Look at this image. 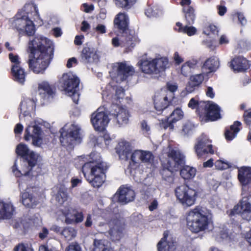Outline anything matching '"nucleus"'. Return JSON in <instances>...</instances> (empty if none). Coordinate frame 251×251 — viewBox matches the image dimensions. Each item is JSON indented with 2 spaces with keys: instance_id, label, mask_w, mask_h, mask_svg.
Here are the masks:
<instances>
[{
  "instance_id": "f257e3e1",
  "label": "nucleus",
  "mask_w": 251,
  "mask_h": 251,
  "mask_svg": "<svg viewBox=\"0 0 251 251\" xmlns=\"http://www.w3.org/2000/svg\"><path fill=\"white\" fill-rule=\"evenodd\" d=\"M28 65L29 68L36 74L43 73L53 57L54 46L50 40L37 36L29 41Z\"/></svg>"
},
{
  "instance_id": "f03ea898",
  "label": "nucleus",
  "mask_w": 251,
  "mask_h": 251,
  "mask_svg": "<svg viewBox=\"0 0 251 251\" xmlns=\"http://www.w3.org/2000/svg\"><path fill=\"white\" fill-rule=\"evenodd\" d=\"M34 13V16L39 17L37 7L33 3H26L23 11H19L17 14L9 20L10 26L16 29L20 34L32 36L35 31L34 24L29 19L28 14Z\"/></svg>"
},
{
  "instance_id": "7ed1b4c3",
  "label": "nucleus",
  "mask_w": 251,
  "mask_h": 251,
  "mask_svg": "<svg viewBox=\"0 0 251 251\" xmlns=\"http://www.w3.org/2000/svg\"><path fill=\"white\" fill-rule=\"evenodd\" d=\"M212 218L210 209L199 205L187 213L186 220L188 228L192 232L198 233L208 228L212 223Z\"/></svg>"
},
{
  "instance_id": "20e7f679",
  "label": "nucleus",
  "mask_w": 251,
  "mask_h": 251,
  "mask_svg": "<svg viewBox=\"0 0 251 251\" xmlns=\"http://www.w3.org/2000/svg\"><path fill=\"white\" fill-rule=\"evenodd\" d=\"M40 156L37 153H31L28 156V159H20V164H18L17 161H16L12 167V172L17 177L24 176L23 178L19 182V188L20 189L24 190L25 181L27 180V184H30V180H34L36 178L35 176L32 175L30 176L32 168L34 167L38 160L40 159Z\"/></svg>"
},
{
  "instance_id": "39448f33",
  "label": "nucleus",
  "mask_w": 251,
  "mask_h": 251,
  "mask_svg": "<svg viewBox=\"0 0 251 251\" xmlns=\"http://www.w3.org/2000/svg\"><path fill=\"white\" fill-rule=\"evenodd\" d=\"M107 166L101 161L92 159L88 163H85L82 168V172L87 181L94 187H100L105 180L104 172Z\"/></svg>"
},
{
  "instance_id": "423d86ee",
  "label": "nucleus",
  "mask_w": 251,
  "mask_h": 251,
  "mask_svg": "<svg viewBox=\"0 0 251 251\" xmlns=\"http://www.w3.org/2000/svg\"><path fill=\"white\" fill-rule=\"evenodd\" d=\"M80 127L74 124L66 125L60 131V142L63 146H71L81 143Z\"/></svg>"
},
{
  "instance_id": "0eeeda50",
  "label": "nucleus",
  "mask_w": 251,
  "mask_h": 251,
  "mask_svg": "<svg viewBox=\"0 0 251 251\" xmlns=\"http://www.w3.org/2000/svg\"><path fill=\"white\" fill-rule=\"evenodd\" d=\"M60 83L66 95L71 97L74 102L77 104L79 98V78L72 74H64L60 80Z\"/></svg>"
},
{
  "instance_id": "6e6552de",
  "label": "nucleus",
  "mask_w": 251,
  "mask_h": 251,
  "mask_svg": "<svg viewBox=\"0 0 251 251\" xmlns=\"http://www.w3.org/2000/svg\"><path fill=\"white\" fill-rule=\"evenodd\" d=\"M168 153L169 157L168 166L166 169L162 170V175L167 180L171 181L173 179V172L176 171L179 166L183 163L184 156L178 150L171 148H169Z\"/></svg>"
},
{
  "instance_id": "1a4fd4ad",
  "label": "nucleus",
  "mask_w": 251,
  "mask_h": 251,
  "mask_svg": "<svg viewBox=\"0 0 251 251\" xmlns=\"http://www.w3.org/2000/svg\"><path fill=\"white\" fill-rule=\"evenodd\" d=\"M175 193L177 200L185 208L190 207L196 203L197 192L187 185H181L177 187Z\"/></svg>"
},
{
  "instance_id": "9d476101",
  "label": "nucleus",
  "mask_w": 251,
  "mask_h": 251,
  "mask_svg": "<svg viewBox=\"0 0 251 251\" xmlns=\"http://www.w3.org/2000/svg\"><path fill=\"white\" fill-rule=\"evenodd\" d=\"M134 73L133 68L125 62L116 63L113 66L110 75L117 82L122 81L132 75Z\"/></svg>"
},
{
  "instance_id": "9b49d317",
  "label": "nucleus",
  "mask_w": 251,
  "mask_h": 251,
  "mask_svg": "<svg viewBox=\"0 0 251 251\" xmlns=\"http://www.w3.org/2000/svg\"><path fill=\"white\" fill-rule=\"evenodd\" d=\"M27 127L25 130V139L29 141L32 139V144L37 147H40L43 143L41 127L36 120L30 123H27Z\"/></svg>"
},
{
  "instance_id": "f8f14e48",
  "label": "nucleus",
  "mask_w": 251,
  "mask_h": 251,
  "mask_svg": "<svg viewBox=\"0 0 251 251\" xmlns=\"http://www.w3.org/2000/svg\"><path fill=\"white\" fill-rule=\"evenodd\" d=\"M109 121L108 115L102 108H99L94 112L91 118V123L95 130L102 131Z\"/></svg>"
},
{
  "instance_id": "ddd939ff",
  "label": "nucleus",
  "mask_w": 251,
  "mask_h": 251,
  "mask_svg": "<svg viewBox=\"0 0 251 251\" xmlns=\"http://www.w3.org/2000/svg\"><path fill=\"white\" fill-rule=\"evenodd\" d=\"M194 150L199 158L202 157L208 153L213 154L214 152L212 149L211 141L206 135L203 134L198 138L194 146Z\"/></svg>"
},
{
  "instance_id": "4468645a",
  "label": "nucleus",
  "mask_w": 251,
  "mask_h": 251,
  "mask_svg": "<svg viewBox=\"0 0 251 251\" xmlns=\"http://www.w3.org/2000/svg\"><path fill=\"white\" fill-rule=\"evenodd\" d=\"M109 233L113 240L119 241L124 236L125 225L123 220L112 219L109 223Z\"/></svg>"
},
{
  "instance_id": "2eb2a0df",
  "label": "nucleus",
  "mask_w": 251,
  "mask_h": 251,
  "mask_svg": "<svg viewBox=\"0 0 251 251\" xmlns=\"http://www.w3.org/2000/svg\"><path fill=\"white\" fill-rule=\"evenodd\" d=\"M154 157L152 152L150 151L136 150L131 155V162L130 166H132V164L138 166L140 163L151 164L153 162Z\"/></svg>"
},
{
  "instance_id": "dca6fc26",
  "label": "nucleus",
  "mask_w": 251,
  "mask_h": 251,
  "mask_svg": "<svg viewBox=\"0 0 251 251\" xmlns=\"http://www.w3.org/2000/svg\"><path fill=\"white\" fill-rule=\"evenodd\" d=\"M240 214L242 217L248 221L251 220V204L247 200H242L231 211L230 215Z\"/></svg>"
},
{
  "instance_id": "f3484780",
  "label": "nucleus",
  "mask_w": 251,
  "mask_h": 251,
  "mask_svg": "<svg viewBox=\"0 0 251 251\" xmlns=\"http://www.w3.org/2000/svg\"><path fill=\"white\" fill-rule=\"evenodd\" d=\"M35 107V102L33 100L24 99L20 104V119L22 120L23 118H25V120L29 121L31 119L30 114L34 110Z\"/></svg>"
},
{
  "instance_id": "a211bd4d",
  "label": "nucleus",
  "mask_w": 251,
  "mask_h": 251,
  "mask_svg": "<svg viewBox=\"0 0 251 251\" xmlns=\"http://www.w3.org/2000/svg\"><path fill=\"white\" fill-rule=\"evenodd\" d=\"M135 197V193L133 190L128 187H121L115 197L119 202L126 203L132 201Z\"/></svg>"
},
{
  "instance_id": "6ab92c4d",
  "label": "nucleus",
  "mask_w": 251,
  "mask_h": 251,
  "mask_svg": "<svg viewBox=\"0 0 251 251\" xmlns=\"http://www.w3.org/2000/svg\"><path fill=\"white\" fill-rule=\"evenodd\" d=\"M205 108L206 109V121H213L221 118L220 108L216 103L212 101H208Z\"/></svg>"
},
{
  "instance_id": "aec40b11",
  "label": "nucleus",
  "mask_w": 251,
  "mask_h": 251,
  "mask_svg": "<svg viewBox=\"0 0 251 251\" xmlns=\"http://www.w3.org/2000/svg\"><path fill=\"white\" fill-rule=\"evenodd\" d=\"M38 91L41 97L46 101L52 99L55 95L54 89L46 81L39 84Z\"/></svg>"
},
{
  "instance_id": "412c9836",
  "label": "nucleus",
  "mask_w": 251,
  "mask_h": 251,
  "mask_svg": "<svg viewBox=\"0 0 251 251\" xmlns=\"http://www.w3.org/2000/svg\"><path fill=\"white\" fill-rule=\"evenodd\" d=\"M183 117V112L180 108H177L170 114L166 122L161 124V126L165 129L169 128L170 129H173L174 128L173 123L180 120Z\"/></svg>"
},
{
  "instance_id": "4be33fe9",
  "label": "nucleus",
  "mask_w": 251,
  "mask_h": 251,
  "mask_svg": "<svg viewBox=\"0 0 251 251\" xmlns=\"http://www.w3.org/2000/svg\"><path fill=\"white\" fill-rule=\"evenodd\" d=\"M81 59L84 63H92L98 62L99 55L96 49L93 48H84L82 51Z\"/></svg>"
},
{
  "instance_id": "5701e85b",
  "label": "nucleus",
  "mask_w": 251,
  "mask_h": 251,
  "mask_svg": "<svg viewBox=\"0 0 251 251\" xmlns=\"http://www.w3.org/2000/svg\"><path fill=\"white\" fill-rule=\"evenodd\" d=\"M171 100L168 96L161 92L156 94L154 96V104L155 109L158 112H161L168 107Z\"/></svg>"
},
{
  "instance_id": "b1692460",
  "label": "nucleus",
  "mask_w": 251,
  "mask_h": 251,
  "mask_svg": "<svg viewBox=\"0 0 251 251\" xmlns=\"http://www.w3.org/2000/svg\"><path fill=\"white\" fill-rule=\"evenodd\" d=\"M234 71L239 72L245 71L250 67L249 61L242 56L235 57L231 63Z\"/></svg>"
},
{
  "instance_id": "393cba45",
  "label": "nucleus",
  "mask_w": 251,
  "mask_h": 251,
  "mask_svg": "<svg viewBox=\"0 0 251 251\" xmlns=\"http://www.w3.org/2000/svg\"><path fill=\"white\" fill-rule=\"evenodd\" d=\"M116 151L120 158L127 159L132 150L130 143L124 140H121L116 147Z\"/></svg>"
},
{
  "instance_id": "a878e982",
  "label": "nucleus",
  "mask_w": 251,
  "mask_h": 251,
  "mask_svg": "<svg viewBox=\"0 0 251 251\" xmlns=\"http://www.w3.org/2000/svg\"><path fill=\"white\" fill-rule=\"evenodd\" d=\"M114 111L113 114L116 117L118 124L123 125L128 123L129 115L126 108L116 106Z\"/></svg>"
},
{
  "instance_id": "bb28decb",
  "label": "nucleus",
  "mask_w": 251,
  "mask_h": 251,
  "mask_svg": "<svg viewBox=\"0 0 251 251\" xmlns=\"http://www.w3.org/2000/svg\"><path fill=\"white\" fill-rule=\"evenodd\" d=\"M203 79L204 76L202 74L191 75L186 85V90L190 93L193 92L195 90L196 87L199 86L202 83Z\"/></svg>"
},
{
  "instance_id": "cd10ccee",
  "label": "nucleus",
  "mask_w": 251,
  "mask_h": 251,
  "mask_svg": "<svg viewBox=\"0 0 251 251\" xmlns=\"http://www.w3.org/2000/svg\"><path fill=\"white\" fill-rule=\"evenodd\" d=\"M14 207L11 202L0 201V219H9L13 215Z\"/></svg>"
},
{
  "instance_id": "c85d7f7f",
  "label": "nucleus",
  "mask_w": 251,
  "mask_h": 251,
  "mask_svg": "<svg viewBox=\"0 0 251 251\" xmlns=\"http://www.w3.org/2000/svg\"><path fill=\"white\" fill-rule=\"evenodd\" d=\"M74 210V209L71 207L65 208L58 212V219L64 221L66 224L74 225L73 214Z\"/></svg>"
},
{
  "instance_id": "c756f323",
  "label": "nucleus",
  "mask_w": 251,
  "mask_h": 251,
  "mask_svg": "<svg viewBox=\"0 0 251 251\" xmlns=\"http://www.w3.org/2000/svg\"><path fill=\"white\" fill-rule=\"evenodd\" d=\"M158 251H175L176 246L175 243L171 241L167 240V234L164 233V237L161 239L158 243Z\"/></svg>"
},
{
  "instance_id": "7c9ffc66",
  "label": "nucleus",
  "mask_w": 251,
  "mask_h": 251,
  "mask_svg": "<svg viewBox=\"0 0 251 251\" xmlns=\"http://www.w3.org/2000/svg\"><path fill=\"white\" fill-rule=\"evenodd\" d=\"M28 190V188H26L25 191L21 193V201L25 207L31 208L36 205L37 201L35 197L30 194Z\"/></svg>"
},
{
  "instance_id": "2f4dec72",
  "label": "nucleus",
  "mask_w": 251,
  "mask_h": 251,
  "mask_svg": "<svg viewBox=\"0 0 251 251\" xmlns=\"http://www.w3.org/2000/svg\"><path fill=\"white\" fill-rule=\"evenodd\" d=\"M128 16L125 13L121 12L116 15L114 23L118 28L124 31L128 29Z\"/></svg>"
},
{
  "instance_id": "473e14b6",
  "label": "nucleus",
  "mask_w": 251,
  "mask_h": 251,
  "mask_svg": "<svg viewBox=\"0 0 251 251\" xmlns=\"http://www.w3.org/2000/svg\"><path fill=\"white\" fill-rule=\"evenodd\" d=\"M238 178L243 185L248 184L251 178V168L249 167L240 168L238 170Z\"/></svg>"
},
{
  "instance_id": "72a5a7b5",
  "label": "nucleus",
  "mask_w": 251,
  "mask_h": 251,
  "mask_svg": "<svg viewBox=\"0 0 251 251\" xmlns=\"http://www.w3.org/2000/svg\"><path fill=\"white\" fill-rule=\"evenodd\" d=\"M219 66V61L218 58L212 57L207 59L203 64L202 69L203 71L210 73L215 71Z\"/></svg>"
},
{
  "instance_id": "f704fd0d",
  "label": "nucleus",
  "mask_w": 251,
  "mask_h": 251,
  "mask_svg": "<svg viewBox=\"0 0 251 251\" xmlns=\"http://www.w3.org/2000/svg\"><path fill=\"white\" fill-rule=\"evenodd\" d=\"M139 65L142 71L145 74L155 73V67L152 59H149L141 60L139 63Z\"/></svg>"
},
{
  "instance_id": "c9c22d12",
  "label": "nucleus",
  "mask_w": 251,
  "mask_h": 251,
  "mask_svg": "<svg viewBox=\"0 0 251 251\" xmlns=\"http://www.w3.org/2000/svg\"><path fill=\"white\" fill-rule=\"evenodd\" d=\"M122 38L124 41L125 46H133L136 41V37L133 31L129 29L123 31Z\"/></svg>"
},
{
  "instance_id": "e433bc0d",
  "label": "nucleus",
  "mask_w": 251,
  "mask_h": 251,
  "mask_svg": "<svg viewBox=\"0 0 251 251\" xmlns=\"http://www.w3.org/2000/svg\"><path fill=\"white\" fill-rule=\"evenodd\" d=\"M12 72L14 79L21 84H23L25 80V73L19 65H13Z\"/></svg>"
},
{
  "instance_id": "4c0bfd02",
  "label": "nucleus",
  "mask_w": 251,
  "mask_h": 251,
  "mask_svg": "<svg viewBox=\"0 0 251 251\" xmlns=\"http://www.w3.org/2000/svg\"><path fill=\"white\" fill-rule=\"evenodd\" d=\"M241 125L240 122L236 121L231 125L229 129L225 132V137L226 140L230 141L236 136L237 133L240 131L239 126Z\"/></svg>"
},
{
  "instance_id": "58836bf2",
  "label": "nucleus",
  "mask_w": 251,
  "mask_h": 251,
  "mask_svg": "<svg viewBox=\"0 0 251 251\" xmlns=\"http://www.w3.org/2000/svg\"><path fill=\"white\" fill-rule=\"evenodd\" d=\"M196 172V168L189 166H186L181 170L180 174L184 179H190L195 177Z\"/></svg>"
},
{
  "instance_id": "ea45409f",
  "label": "nucleus",
  "mask_w": 251,
  "mask_h": 251,
  "mask_svg": "<svg viewBox=\"0 0 251 251\" xmlns=\"http://www.w3.org/2000/svg\"><path fill=\"white\" fill-rule=\"evenodd\" d=\"M153 62L155 70V74L163 71L168 65V61L165 58L153 59Z\"/></svg>"
},
{
  "instance_id": "a19ab883",
  "label": "nucleus",
  "mask_w": 251,
  "mask_h": 251,
  "mask_svg": "<svg viewBox=\"0 0 251 251\" xmlns=\"http://www.w3.org/2000/svg\"><path fill=\"white\" fill-rule=\"evenodd\" d=\"M178 86L176 83L169 82L167 83L166 88L161 90V92L168 96L170 99L174 98V93L177 89Z\"/></svg>"
},
{
  "instance_id": "79ce46f5",
  "label": "nucleus",
  "mask_w": 251,
  "mask_h": 251,
  "mask_svg": "<svg viewBox=\"0 0 251 251\" xmlns=\"http://www.w3.org/2000/svg\"><path fill=\"white\" fill-rule=\"evenodd\" d=\"M176 26L178 27V28L176 27V30L178 32L186 33L189 36L195 35L197 32L196 28L192 26L186 25L183 27L182 24L179 22L176 24Z\"/></svg>"
},
{
  "instance_id": "37998d69",
  "label": "nucleus",
  "mask_w": 251,
  "mask_h": 251,
  "mask_svg": "<svg viewBox=\"0 0 251 251\" xmlns=\"http://www.w3.org/2000/svg\"><path fill=\"white\" fill-rule=\"evenodd\" d=\"M16 152L22 157H25V159H28V156L31 153H35L32 151H30L28 147L23 143L19 144L16 148Z\"/></svg>"
},
{
  "instance_id": "c03bdc74",
  "label": "nucleus",
  "mask_w": 251,
  "mask_h": 251,
  "mask_svg": "<svg viewBox=\"0 0 251 251\" xmlns=\"http://www.w3.org/2000/svg\"><path fill=\"white\" fill-rule=\"evenodd\" d=\"M137 0H114L116 5L125 9H128L133 6Z\"/></svg>"
},
{
  "instance_id": "a18cd8bd",
  "label": "nucleus",
  "mask_w": 251,
  "mask_h": 251,
  "mask_svg": "<svg viewBox=\"0 0 251 251\" xmlns=\"http://www.w3.org/2000/svg\"><path fill=\"white\" fill-rule=\"evenodd\" d=\"M61 234L67 240H70L75 237L76 231L73 227H65L61 231Z\"/></svg>"
},
{
  "instance_id": "49530a36",
  "label": "nucleus",
  "mask_w": 251,
  "mask_h": 251,
  "mask_svg": "<svg viewBox=\"0 0 251 251\" xmlns=\"http://www.w3.org/2000/svg\"><path fill=\"white\" fill-rule=\"evenodd\" d=\"M68 196L67 190L64 188H62L59 189L56 195V199L59 204H62L67 201Z\"/></svg>"
},
{
  "instance_id": "de8ad7c7",
  "label": "nucleus",
  "mask_w": 251,
  "mask_h": 251,
  "mask_svg": "<svg viewBox=\"0 0 251 251\" xmlns=\"http://www.w3.org/2000/svg\"><path fill=\"white\" fill-rule=\"evenodd\" d=\"M58 242L54 240L53 243L48 242L47 245H41L39 248V251H58L57 246Z\"/></svg>"
},
{
  "instance_id": "09e8293b",
  "label": "nucleus",
  "mask_w": 251,
  "mask_h": 251,
  "mask_svg": "<svg viewBox=\"0 0 251 251\" xmlns=\"http://www.w3.org/2000/svg\"><path fill=\"white\" fill-rule=\"evenodd\" d=\"M93 245V251H102L108 245V243L103 240H95Z\"/></svg>"
},
{
  "instance_id": "8fccbe9b",
  "label": "nucleus",
  "mask_w": 251,
  "mask_h": 251,
  "mask_svg": "<svg viewBox=\"0 0 251 251\" xmlns=\"http://www.w3.org/2000/svg\"><path fill=\"white\" fill-rule=\"evenodd\" d=\"M216 169L223 170L227 169L231 167V164L228 161L224 160H217L214 164Z\"/></svg>"
},
{
  "instance_id": "3c124183",
  "label": "nucleus",
  "mask_w": 251,
  "mask_h": 251,
  "mask_svg": "<svg viewBox=\"0 0 251 251\" xmlns=\"http://www.w3.org/2000/svg\"><path fill=\"white\" fill-rule=\"evenodd\" d=\"M194 127V126L192 123L190 122H186L182 126L181 134L184 136L189 135L192 132Z\"/></svg>"
},
{
  "instance_id": "603ef678",
  "label": "nucleus",
  "mask_w": 251,
  "mask_h": 251,
  "mask_svg": "<svg viewBox=\"0 0 251 251\" xmlns=\"http://www.w3.org/2000/svg\"><path fill=\"white\" fill-rule=\"evenodd\" d=\"M185 13V18L189 24L193 23L195 20L194 10L192 7H189L186 11H184Z\"/></svg>"
},
{
  "instance_id": "864d4df0",
  "label": "nucleus",
  "mask_w": 251,
  "mask_h": 251,
  "mask_svg": "<svg viewBox=\"0 0 251 251\" xmlns=\"http://www.w3.org/2000/svg\"><path fill=\"white\" fill-rule=\"evenodd\" d=\"M93 30L96 33V38L98 39L100 35L104 34L106 32V27L103 24H99L93 28Z\"/></svg>"
},
{
  "instance_id": "5fc2aeb1",
  "label": "nucleus",
  "mask_w": 251,
  "mask_h": 251,
  "mask_svg": "<svg viewBox=\"0 0 251 251\" xmlns=\"http://www.w3.org/2000/svg\"><path fill=\"white\" fill-rule=\"evenodd\" d=\"M160 13V11L156 7H148L145 11V14L150 18L156 17Z\"/></svg>"
},
{
  "instance_id": "6e6d98bb",
  "label": "nucleus",
  "mask_w": 251,
  "mask_h": 251,
  "mask_svg": "<svg viewBox=\"0 0 251 251\" xmlns=\"http://www.w3.org/2000/svg\"><path fill=\"white\" fill-rule=\"evenodd\" d=\"M73 214L74 224H77L83 221L84 217L81 212H79L74 209Z\"/></svg>"
},
{
  "instance_id": "4d7b16f0",
  "label": "nucleus",
  "mask_w": 251,
  "mask_h": 251,
  "mask_svg": "<svg viewBox=\"0 0 251 251\" xmlns=\"http://www.w3.org/2000/svg\"><path fill=\"white\" fill-rule=\"evenodd\" d=\"M93 159L92 157H89L88 158V156L83 155L80 156H78L75 159V163L76 164H77V165H82V166L85 164V163H88L90 161H91L90 159Z\"/></svg>"
},
{
  "instance_id": "13d9d810",
  "label": "nucleus",
  "mask_w": 251,
  "mask_h": 251,
  "mask_svg": "<svg viewBox=\"0 0 251 251\" xmlns=\"http://www.w3.org/2000/svg\"><path fill=\"white\" fill-rule=\"evenodd\" d=\"M203 32L207 35H210L212 34H215L217 33L218 32V30L215 25H210L205 28Z\"/></svg>"
},
{
  "instance_id": "bf43d9fd",
  "label": "nucleus",
  "mask_w": 251,
  "mask_h": 251,
  "mask_svg": "<svg viewBox=\"0 0 251 251\" xmlns=\"http://www.w3.org/2000/svg\"><path fill=\"white\" fill-rule=\"evenodd\" d=\"M111 43L112 45L115 47H118L119 46L124 47L125 46L124 41L122 38V37H116L112 39Z\"/></svg>"
},
{
  "instance_id": "052dcab7",
  "label": "nucleus",
  "mask_w": 251,
  "mask_h": 251,
  "mask_svg": "<svg viewBox=\"0 0 251 251\" xmlns=\"http://www.w3.org/2000/svg\"><path fill=\"white\" fill-rule=\"evenodd\" d=\"M125 96V92L124 89L122 87H118L116 89V92L114 99L117 100L123 99Z\"/></svg>"
},
{
  "instance_id": "680f3d73",
  "label": "nucleus",
  "mask_w": 251,
  "mask_h": 251,
  "mask_svg": "<svg viewBox=\"0 0 251 251\" xmlns=\"http://www.w3.org/2000/svg\"><path fill=\"white\" fill-rule=\"evenodd\" d=\"M65 251H82L80 246L76 244L70 245L65 250Z\"/></svg>"
},
{
  "instance_id": "e2e57ef3",
  "label": "nucleus",
  "mask_w": 251,
  "mask_h": 251,
  "mask_svg": "<svg viewBox=\"0 0 251 251\" xmlns=\"http://www.w3.org/2000/svg\"><path fill=\"white\" fill-rule=\"evenodd\" d=\"M229 40L226 35H221L219 39V45L221 46H226L229 43Z\"/></svg>"
},
{
  "instance_id": "0e129e2a",
  "label": "nucleus",
  "mask_w": 251,
  "mask_h": 251,
  "mask_svg": "<svg viewBox=\"0 0 251 251\" xmlns=\"http://www.w3.org/2000/svg\"><path fill=\"white\" fill-rule=\"evenodd\" d=\"M236 16L237 17L238 21L239 23L241 24V25H246L247 21L243 13L240 12H237L236 14Z\"/></svg>"
},
{
  "instance_id": "69168bd1",
  "label": "nucleus",
  "mask_w": 251,
  "mask_h": 251,
  "mask_svg": "<svg viewBox=\"0 0 251 251\" xmlns=\"http://www.w3.org/2000/svg\"><path fill=\"white\" fill-rule=\"evenodd\" d=\"M191 72V71L190 69H189L188 66H187V65H186L185 63L182 65L181 69V73L183 75L187 76Z\"/></svg>"
},
{
  "instance_id": "338daca9",
  "label": "nucleus",
  "mask_w": 251,
  "mask_h": 251,
  "mask_svg": "<svg viewBox=\"0 0 251 251\" xmlns=\"http://www.w3.org/2000/svg\"><path fill=\"white\" fill-rule=\"evenodd\" d=\"M15 251H34L33 250L27 246H25L23 244L19 245L15 249Z\"/></svg>"
},
{
  "instance_id": "774afa93",
  "label": "nucleus",
  "mask_w": 251,
  "mask_h": 251,
  "mask_svg": "<svg viewBox=\"0 0 251 251\" xmlns=\"http://www.w3.org/2000/svg\"><path fill=\"white\" fill-rule=\"evenodd\" d=\"M245 121L248 125L251 124V109L246 111L244 113Z\"/></svg>"
}]
</instances>
